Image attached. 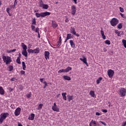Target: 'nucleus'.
I'll return each instance as SVG.
<instances>
[{"label":"nucleus","mask_w":126,"mask_h":126,"mask_svg":"<svg viewBox=\"0 0 126 126\" xmlns=\"http://www.w3.org/2000/svg\"><path fill=\"white\" fill-rule=\"evenodd\" d=\"M48 15H51V13L46 11L44 12L40 13H35V16H36V17L37 18L45 17V16H47Z\"/></svg>","instance_id":"f257e3e1"},{"label":"nucleus","mask_w":126,"mask_h":126,"mask_svg":"<svg viewBox=\"0 0 126 126\" xmlns=\"http://www.w3.org/2000/svg\"><path fill=\"white\" fill-rule=\"evenodd\" d=\"M3 61L4 63H6V64H8L11 63V58L9 56H3L2 57Z\"/></svg>","instance_id":"f03ea898"},{"label":"nucleus","mask_w":126,"mask_h":126,"mask_svg":"<svg viewBox=\"0 0 126 126\" xmlns=\"http://www.w3.org/2000/svg\"><path fill=\"white\" fill-rule=\"evenodd\" d=\"M126 90L125 88H122L119 90V95H120L121 97H125V96H126Z\"/></svg>","instance_id":"7ed1b4c3"},{"label":"nucleus","mask_w":126,"mask_h":126,"mask_svg":"<svg viewBox=\"0 0 126 126\" xmlns=\"http://www.w3.org/2000/svg\"><path fill=\"white\" fill-rule=\"evenodd\" d=\"M111 25L112 26H116L119 23V20L116 18H113L110 21Z\"/></svg>","instance_id":"20e7f679"},{"label":"nucleus","mask_w":126,"mask_h":126,"mask_svg":"<svg viewBox=\"0 0 126 126\" xmlns=\"http://www.w3.org/2000/svg\"><path fill=\"white\" fill-rule=\"evenodd\" d=\"M71 13L72 15H75L76 13V6L74 5L71 6Z\"/></svg>","instance_id":"39448f33"},{"label":"nucleus","mask_w":126,"mask_h":126,"mask_svg":"<svg viewBox=\"0 0 126 126\" xmlns=\"http://www.w3.org/2000/svg\"><path fill=\"white\" fill-rule=\"evenodd\" d=\"M114 73H115L114 70L110 69L108 71V75L110 78H112L114 76Z\"/></svg>","instance_id":"423d86ee"},{"label":"nucleus","mask_w":126,"mask_h":126,"mask_svg":"<svg viewBox=\"0 0 126 126\" xmlns=\"http://www.w3.org/2000/svg\"><path fill=\"white\" fill-rule=\"evenodd\" d=\"M20 112H21V108L18 107L15 111V115L19 116L20 115Z\"/></svg>","instance_id":"0eeeda50"},{"label":"nucleus","mask_w":126,"mask_h":126,"mask_svg":"<svg viewBox=\"0 0 126 126\" xmlns=\"http://www.w3.org/2000/svg\"><path fill=\"white\" fill-rule=\"evenodd\" d=\"M7 115H8V113H3V114H1L0 115V117H1L2 119H3L5 120V119H6V117H7Z\"/></svg>","instance_id":"6e6552de"},{"label":"nucleus","mask_w":126,"mask_h":126,"mask_svg":"<svg viewBox=\"0 0 126 126\" xmlns=\"http://www.w3.org/2000/svg\"><path fill=\"white\" fill-rule=\"evenodd\" d=\"M44 55H45V58L46 60H48V59H49V57L50 56V52H48V51H45L44 53Z\"/></svg>","instance_id":"1a4fd4ad"},{"label":"nucleus","mask_w":126,"mask_h":126,"mask_svg":"<svg viewBox=\"0 0 126 126\" xmlns=\"http://www.w3.org/2000/svg\"><path fill=\"white\" fill-rule=\"evenodd\" d=\"M80 61H82L84 63H85L87 66H88V63H87L86 58H85L84 59L80 58Z\"/></svg>","instance_id":"9d476101"},{"label":"nucleus","mask_w":126,"mask_h":126,"mask_svg":"<svg viewBox=\"0 0 126 126\" xmlns=\"http://www.w3.org/2000/svg\"><path fill=\"white\" fill-rule=\"evenodd\" d=\"M63 79H64L65 80H68V81L71 80V78H70V77L68 76H67V75H64V76H63Z\"/></svg>","instance_id":"9b49d317"},{"label":"nucleus","mask_w":126,"mask_h":126,"mask_svg":"<svg viewBox=\"0 0 126 126\" xmlns=\"http://www.w3.org/2000/svg\"><path fill=\"white\" fill-rule=\"evenodd\" d=\"M52 27L53 28H57L58 27V24L55 21H52Z\"/></svg>","instance_id":"f8f14e48"},{"label":"nucleus","mask_w":126,"mask_h":126,"mask_svg":"<svg viewBox=\"0 0 126 126\" xmlns=\"http://www.w3.org/2000/svg\"><path fill=\"white\" fill-rule=\"evenodd\" d=\"M22 54L23 56H25V57H28V53H27V50H23L22 52Z\"/></svg>","instance_id":"ddd939ff"},{"label":"nucleus","mask_w":126,"mask_h":126,"mask_svg":"<svg viewBox=\"0 0 126 126\" xmlns=\"http://www.w3.org/2000/svg\"><path fill=\"white\" fill-rule=\"evenodd\" d=\"M115 33L116 34H117L118 36L119 37L121 36V33H122V34H123V31H119L118 30H115Z\"/></svg>","instance_id":"4468645a"},{"label":"nucleus","mask_w":126,"mask_h":126,"mask_svg":"<svg viewBox=\"0 0 126 126\" xmlns=\"http://www.w3.org/2000/svg\"><path fill=\"white\" fill-rule=\"evenodd\" d=\"M52 110L55 112H60V109L58 108V106H52Z\"/></svg>","instance_id":"2eb2a0df"},{"label":"nucleus","mask_w":126,"mask_h":126,"mask_svg":"<svg viewBox=\"0 0 126 126\" xmlns=\"http://www.w3.org/2000/svg\"><path fill=\"white\" fill-rule=\"evenodd\" d=\"M76 32H75V29H74V28L71 27L70 29V33H71L73 35H75Z\"/></svg>","instance_id":"dca6fc26"},{"label":"nucleus","mask_w":126,"mask_h":126,"mask_svg":"<svg viewBox=\"0 0 126 126\" xmlns=\"http://www.w3.org/2000/svg\"><path fill=\"white\" fill-rule=\"evenodd\" d=\"M35 117V114H32L29 117V120H31V121H33L34 120V118Z\"/></svg>","instance_id":"f3484780"},{"label":"nucleus","mask_w":126,"mask_h":126,"mask_svg":"<svg viewBox=\"0 0 126 126\" xmlns=\"http://www.w3.org/2000/svg\"><path fill=\"white\" fill-rule=\"evenodd\" d=\"M21 45H22V47L23 49V51H27V46H26V45L24 44V43H22Z\"/></svg>","instance_id":"a211bd4d"},{"label":"nucleus","mask_w":126,"mask_h":126,"mask_svg":"<svg viewBox=\"0 0 126 126\" xmlns=\"http://www.w3.org/2000/svg\"><path fill=\"white\" fill-rule=\"evenodd\" d=\"M0 94L1 95L4 94V90L2 88V87H0Z\"/></svg>","instance_id":"6ab92c4d"},{"label":"nucleus","mask_w":126,"mask_h":126,"mask_svg":"<svg viewBox=\"0 0 126 126\" xmlns=\"http://www.w3.org/2000/svg\"><path fill=\"white\" fill-rule=\"evenodd\" d=\"M69 43L72 48H75V44L73 42V40H70Z\"/></svg>","instance_id":"aec40b11"},{"label":"nucleus","mask_w":126,"mask_h":126,"mask_svg":"<svg viewBox=\"0 0 126 126\" xmlns=\"http://www.w3.org/2000/svg\"><path fill=\"white\" fill-rule=\"evenodd\" d=\"M90 94L92 96V97H95V93L94 91H91L90 92Z\"/></svg>","instance_id":"412c9836"},{"label":"nucleus","mask_w":126,"mask_h":126,"mask_svg":"<svg viewBox=\"0 0 126 126\" xmlns=\"http://www.w3.org/2000/svg\"><path fill=\"white\" fill-rule=\"evenodd\" d=\"M40 52L39 50V48H36L35 49L33 50V53L34 54H38Z\"/></svg>","instance_id":"4be33fe9"},{"label":"nucleus","mask_w":126,"mask_h":126,"mask_svg":"<svg viewBox=\"0 0 126 126\" xmlns=\"http://www.w3.org/2000/svg\"><path fill=\"white\" fill-rule=\"evenodd\" d=\"M65 95H66V93H64L62 94L63 99L65 100H66V96Z\"/></svg>","instance_id":"5701e85b"},{"label":"nucleus","mask_w":126,"mask_h":126,"mask_svg":"<svg viewBox=\"0 0 126 126\" xmlns=\"http://www.w3.org/2000/svg\"><path fill=\"white\" fill-rule=\"evenodd\" d=\"M72 68L71 67H67L65 69V72H68V71H69V70H71Z\"/></svg>","instance_id":"b1692460"},{"label":"nucleus","mask_w":126,"mask_h":126,"mask_svg":"<svg viewBox=\"0 0 126 126\" xmlns=\"http://www.w3.org/2000/svg\"><path fill=\"white\" fill-rule=\"evenodd\" d=\"M67 99L69 102H70L71 100H73V98L72 97V95H68Z\"/></svg>","instance_id":"393cba45"},{"label":"nucleus","mask_w":126,"mask_h":126,"mask_svg":"<svg viewBox=\"0 0 126 126\" xmlns=\"http://www.w3.org/2000/svg\"><path fill=\"white\" fill-rule=\"evenodd\" d=\"M22 66H23V69L24 70H25V68H26V65L25 64V62H22Z\"/></svg>","instance_id":"a878e982"},{"label":"nucleus","mask_w":126,"mask_h":126,"mask_svg":"<svg viewBox=\"0 0 126 126\" xmlns=\"http://www.w3.org/2000/svg\"><path fill=\"white\" fill-rule=\"evenodd\" d=\"M48 8H49V5H48V4H43V8H44V9H48Z\"/></svg>","instance_id":"bb28decb"},{"label":"nucleus","mask_w":126,"mask_h":126,"mask_svg":"<svg viewBox=\"0 0 126 126\" xmlns=\"http://www.w3.org/2000/svg\"><path fill=\"white\" fill-rule=\"evenodd\" d=\"M103 79V78L99 77L97 80H96V83L97 84H99L100 83V81H101Z\"/></svg>","instance_id":"cd10ccee"},{"label":"nucleus","mask_w":126,"mask_h":126,"mask_svg":"<svg viewBox=\"0 0 126 126\" xmlns=\"http://www.w3.org/2000/svg\"><path fill=\"white\" fill-rule=\"evenodd\" d=\"M16 51V49H14L11 50H7V52L10 53H13V52H15Z\"/></svg>","instance_id":"c85d7f7f"},{"label":"nucleus","mask_w":126,"mask_h":126,"mask_svg":"<svg viewBox=\"0 0 126 126\" xmlns=\"http://www.w3.org/2000/svg\"><path fill=\"white\" fill-rule=\"evenodd\" d=\"M32 25H37V24H36V19L34 18L32 19Z\"/></svg>","instance_id":"c756f323"},{"label":"nucleus","mask_w":126,"mask_h":126,"mask_svg":"<svg viewBox=\"0 0 126 126\" xmlns=\"http://www.w3.org/2000/svg\"><path fill=\"white\" fill-rule=\"evenodd\" d=\"M8 68H9L8 69L9 71H12V70L13 69V66L12 65H9L8 66Z\"/></svg>","instance_id":"7c9ffc66"},{"label":"nucleus","mask_w":126,"mask_h":126,"mask_svg":"<svg viewBox=\"0 0 126 126\" xmlns=\"http://www.w3.org/2000/svg\"><path fill=\"white\" fill-rule=\"evenodd\" d=\"M71 37H72L71 34H70V33L67 34V37H66L67 40L70 39V38H71Z\"/></svg>","instance_id":"2f4dec72"},{"label":"nucleus","mask_w":126,"mask_h":126,"mask_svg":"<svg viewBox=\"0 0 126 126\" xmlns=\"http://www.w3.org/2000/svg\"><path fill=\"white\" fill-rule=\"evenodd\" d=\"M117 28H118V29H122L123 28V25H122L121 23L119 24Z\"/></svg>","instance_id":"473e14b6"},{"label":"nucleus","mask_w":126,"mask_h":126,"mask_svg":"<svg viewBox=\"0 0 126 126\" xmlns=\"http://www.w3.org/2000/svg\"><path fill=\"white\" fill-rule=\"evenodd\" d=\"M62 72H65V69H62L58 71V73H62Z\"/></svg>","instance_id":"72a5a7b5"},{"label":"nucleus","mask_w":126,"mask_h":126,"mask_svg":"<svg viewBox=\"0 0 126 126\" xmlns=\"http://www.w3.org/2000/svg\"><path fill=\"white\" fill-rule=\"evenodd\" d=\"M105 43L106 45H111V41L109 40H107L105 41Z\"/></svg>","instance_id":"f704fd0d"},{"label":"nucleus","mask_w":126,"mask_h":126,"mask_svg":"<svg viewBox=\"0 0 126 126\" xmlns=\"http://www.w3.org/2000/svg\"><path fill=\"white\" fill-rule=\"evenodd\" d=\"M122 42L123 43V45H124L125 48H126V40H123Z\"/></svg>","instance_id":"c9c22d12"},{"label":"nucleus","mask_w":126,"mask_h":126,"mask_svg":"<svg viewBox=\"0 0 126 126\" xmlns=\"http://www.w3.org/2000/svg\"><path fill=\"white\" fill-rule=\"evenodd\" d=\"M16 62L17 63H19V64L21 63V62H20V58H17L16 60Z\"/></svg>","instance_id":"e433bc0d"},{"label":"nucleus","mask_w":126,"mask_h":126,"mask_svg":"<svg viewBox=\"0 0 126 126\" xmlns=\"http://www.w3.org/2000/svg\"><path fill=\"white\" fill-rule=\"evenodd\" d=\"M31 28H32V31H35V26H34L33 25H31Z\"/></svg>","instance_id":"4c0bfd02"},{"label":"nucleus","mask_w":126,"mask_h":126,"mask_svg":"<svg viewBox=\"0 0 126 126\" xmlns=\"http://www.w3.org/2000/svg\"><path fill=\"white\" fill-rule=\"evenodd\" d=\"M43 83H44V84L45 85L44 86V87H43V88H46V87H47V86L48 85V84L47 83V82H46V81H44V82H43Z\"/></svg>","instance_id":"58836bf2"},{"label":"nucleus","mask_w":126,"mask_h":126,"mask_svg":"<svg viewBox=\"0 0 126 126\" xmlns=\"http://www.w3.org/2000/svg\"><path fill=\"white\" fill-rule=\"evenodd\" d=\"M119 9L121 12H124L125 11L124 8H122V7H120Z\"/></svg>","instance_id":"ea45409f"},{"label":"nucleus","mask_w":126,"mask_h":126,"mask_svg":"<svg viewBox=\"0 0 126 126\" xmlns=\"http://www.w3.org/2000/svg\"><path fill=\"white\" fill-rule=\"evenodd\" d=\"M4 120V119H3V118H0V124H2V122H3V121Z\"/></svg>","instance_id":"a19ab883"},{"label":"nucleus","mask_w":126,"mask_h":126,"mask_svg":"<svg viewBox=\"0 0 126 126\" xmlns=\"http://www.w3.org/2000/svg\"><path fill=\"white\" fill-rule=\"evenodd\" d=\"M91 124H93L94 125H97V123H96V121H94L93 120H92Z\"/></svg>","instance_id":"79ce46f5"},{"label":"nucleus","mask_w":126,"mask_h":126,"mask_svg":"<svg viewBox=\"0 0 126 126\" xmlns=\"http://www.w3.org/2000/svg\"><path fill=\"white\" fill-rule=\"evenodd\" d=\"M28 53H33V50L32 49H28Z\"/></svg>","instance_id":"37998d69"},{"label":"nucleus","mask_w":126,"mask_h":126,"mask_svg":"<svg viewBox=\"0 0 126 126\" xmlns=\"http://www.w3.org/2000/svg\"><path fill=\"white\" fill-rule=\"evenodd\" d=\"M102 112H103V113H107L108 110L107 109H102Z\"/></svg>","instance_id":"c03bdc74"},{"label":"nucleus","mask_w":126,"mask_h":126,"mask_svg":"<svg viewBox=\"0 0 126 126\" xmlns=\"http://www.w3.org/2000/svg\"><path fill=\"white\" fill-rule=\"evenodd\" d=\"M42 107H43V104H40L39 105L38 108H39V109H42Z\"/></svg>","instance_id":"a18cd8bd"},{"label":"nucleus","mask_w":126,"mask_h":126,"mask_svg":"<svg viewBox=\"0 0 126 126\" xmlns=\"http://www.w3.org/2000/svg\"><path fill=\"white\" fill-rule=\"evenodd\" d=\"M35 32L36 33H39V28H36L35 29Z\"/></svg>","instance_id":"49530a36"},{"label":"nucleus","mask_w":126,"mask_h":126,"mask_svg":"<svg viewBox=\"0 0 126 126\" xmlns=\"http://www.w3.org/2000/svg\"><path fill=\"white\" fill-rule=\"evenodd\" d=\"M102 39H103V40H105L106 39V35H105V34H103L102 35Z\"/></svg>","instance_id":"de8ad7c7"},{"label":"nucleus","mask_w":126,"mask_h":126,"mask_svg":"<svg viewBox=\"0 0 126 126\" xmlns=\"http://www.w3.org/2000/svg\"><path fill=\"white\" fill-rule=\"evenodd\" d=\"M120 14L122 16V17H123V18H125V17H124L125 15L123 13H120Z\"/></svg>","instance_id":"09e8293b"},{"label":"nucleus","mask_w":126,"mask_h":126,"mask_svg":"<svg viewBox=\"0 0 126 126\" xmlns=\"http://www.w3.org/2000/svg\"><path fill=\"white\" fill-rule=\"evenodd\" d=\"M59 43H62V36L59 37Z\"/></svg>","instance_id":"8fccbe9b"},{"label":"nucleus","mask_w":126,"mask_h":126,"mask_svg":"<svg viewBox=\"0 0 126 126\" xmlns=\"http://www.w3.org/2000/svg\"><path fill=\"white\" fill-rule=\"evenodd\" d=\"M100 33L101 34V35H104V31L103 30H102V28H101V30L100 31Z\"/></svg>","instance_id":"3c124183"},{"label":"nucleus","mask_w":126,"mask_h":126,"mask_svg":"<svg viewBox=\"0 0 126 126\" xmlns=\"http://www.w3.org/2000/svg\"><path fill=\"white\" fill-rule=\"evenodd\" d=\"M44 79L43 78H41L40 79V81L42 83H44Z\"/></svg>","instance_id":"603ef678"},{"label":"nucleus","mask_w":126,"mask_h":126,"mask_svg":"<svg viewBox=\"0 0 126 126\" xmlns=\"http://www.w3.org/2000/svg\"><path fill=\"white\" fill-rule=\"evenodd\" d=\"M21 74H25V71H24L23 70H21Z\"/></svg>","instance_id":"864d4df0"},{"label":"nucleus","mask_w":126,"mask_h":126,"mask_svg":"<svg viewBox=\"0 0 126 126\" xmlns=\"http://www.w3.org/2000/svg\"><path fill=\"white\" fill-rule=\"evenodd\" d=\"M9 10H10V8H7L6 9V11H7V13H9Z\"/></svg>","instance_id":"5fc2aeb1"},{"label":"nucleus","mask_w":126,"mask_h":126,"mask_svg":"<svg viewBox=\"0 0 126 126\" xmlns=\"http://www.w3.org/2000/svg\"><path fill=\"white\" fill-rule=\"evenodd\" d=\"M27 97V98H30L31 97V94H28Z\"/></svg>","instance_id":"6e6d98bb"},{"label":"nucleus","mask_w":126,"mask_h":126,"mask_svg":"<svg viewBox=\"0 0 126 126\" xmlns=\"http://www.w3.org/2000/svg\"><path fill=\"white\" fill-rule=\"evenodd\" d=\"M10 7H11V8H15V3H14V5H13Z\"/></svg>","instance_id":"4d7b16f0"},{"label":"nucleus","mask_w":126,"mask_h":126,"mask_svg":"<svg viewBox=\"0 0 126 126\" xmlns=\"http://www.w3.org/2000/svg\"><path fill=\"white\" fill-rule=\"evenodd\" d=\"M100 123L102 124V125H104V126H106V123L103 121H100Z\"/></svg>","instance_id":"13d9d810"},{"label":"nucleus","mask_w":126,"mask_h":126,"mask_svg":"<svg viewBox=\"0 0 126 126\" xmlns=\"http://www.w3.org/2000/svg\"><path fill=\"white\" fill-rule=\"evenodd\" d=\"M126 126V121L124 122L122 124V126Z\"/></svg>","instance_id":"bf43d9fd"},{"label":"nucleus","mask_w":126,"mask_h":126,"mask_svg":"<svg viewBox=\"0 0 126 126\" xmlns=\"http://www.w3.org/2000/svg\"><path fill=\"white\" fill-rule=\"evenodd\" d=\"M19 89H20V90H22L23 89L21 85L19 86Z\"/></svg>","instance_id":"052dcab7"},{"label":"nucleus","mask_w":126,"mask_h":126,"mask_svg":"<svg viewBox=\"0 0 126 126\" xmlns=\"http://www.w3.org/2000/svg\"><path fill=\"white\" fill-rule=\"evenodd\" d=\"M13 90V89L11 88H9V91H10V92H11Z\"/></svg>","instance_id":"680f3d73"},{"label":"nucleus","mask_w":126,"mask_h":126,"mask_svg":"<svg viewBox=\"0 0 126 126\" xmlns=\"http://www.w3.org/2000/svg\"><path fill=\"white\" fill-rule=\"evenodd\" d=\"M96 116H100V113L99 112H96L95 113Z\"/></svg>","instance_id":"e2e57ef3"},{"label":"nucleus","mask_w":126,"mask_h":126,"mask_svg":"<svg viewBox=\"0 0 126 126\" xmlns=\"http://www.w3.org/2000/svg\"><path fill=\"white\" fill-rule=\"evenodd\" d=\"M18 126H23L22 124H21V123H18Z\"/></svg>","instance_id":"0e129e2a"},{"label":"nucleus","mask_w":126,"mask_h":126,"mask_svg":"<svg viewBox=\"0 0 126 126\" xmlns=\"http://www.w3.org/2000/svg\"><path fill=\"white\" fill-rule=\"evenodd\" d=\"M43 4L40 3V4H39V7H43Z\"/></svg>","instance_id":"69168bd1"},{"label":"nucleus","mask_w":126,"mask_h":126,"mask_svg":"<svg viewBox=\"0 0 126 126\" xmlns=\"http://www.w3.org/2000/svg\"><path fill=\"white\" fill-rule=\"evenodd\" d=\"M14 80H15V78H12L11 79V81H14Z\"/></svg>","instance_id":"338daca9"},{"label":"nucleus","mask_w":126,"mask_h":126,"mask_svg":"<svg viewBox=\"0 0 126 126\" xmlns=\"http://www.w3.org/2000/svg\"><path fill=\"white\" fill-rule=\"evenodd\" d=\"M18 58H19V59L21 58V54L20 53L19 54V57Z\"/></svg>","instance_id":"774afa93"}]
</instances>
